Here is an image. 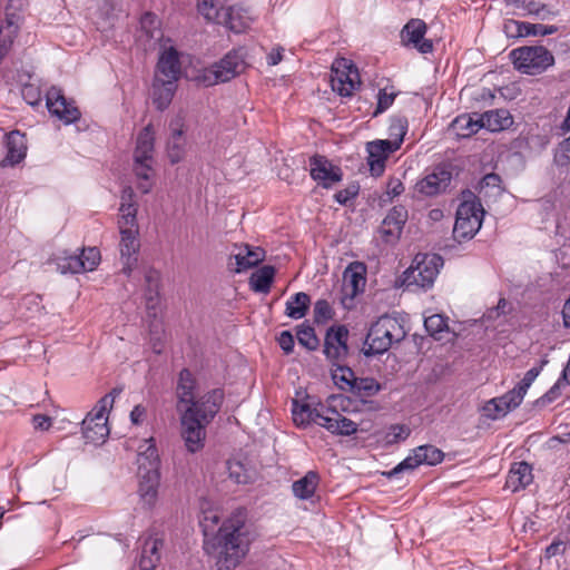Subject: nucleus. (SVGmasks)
Masks as SVG:
<instances>
[{
	"mask_svg": "<svg viewBox=\"0 0 570 570\" xmlns=\"http://www.w3.org/2000/svg\"><path fill=\"white\" fill-rule=\"evenodd\" d=\"M411 431L406 425H400L394 424L391 425L387 434H386V442L392 443H399L400 441H404L409 438Z\"/></svg>",
	"mask_w": 570,
	"mask_h": 570,
	"instance_id": "nucleus-54",
	"label": "nucleus"
},
{
	"mask_svg": "<svg viewBox=\"0 0 570 570\" xmlns=\"http://www.w3.org/2000/svg\"><path fill=\"white\" fill-rule=\"evenodd\" d=\"M145 450L137 456L139 488L138 493L147 508H153L158 498L160 485V459L153 439L145 440Z\"/></svg>",
	"mask_w": 570,
	"mask_h": 570,
	"instance_id": "nucleus-4",
	"label": "nucleus"
},
{
	"mask_svg": "<svg viewBox=\"0 0 570 570\" xmlns=\"http://www.w3.org/2000/svg\"><path fill=\"white\" fill-rule=\"evenodd\" d=\"M482 126L491 131H502L513 124V118L507 109H493L481 115Z\"/></svg>",
	"mask_w": 570,
	"mask_h": 570,
	"instance_id": "nucleus-31",
	"label": "nucleus"
},
{
	"mask_svg": "<svg viewBox=\"0 0 570 570\" xmlns=\"http://www.w3.org/2000/svg\"><path fill=\"white\" fill-rule=\"evenodd\" d=\"M406 333L401 323L389 315H383L373 323L367 332L363 353L365 356L383 354L393 343L404 340Z\"/></svg>",
	"mask_w": 570,
	"mask_h": 570,
	"instance_id": "nucleus-5",
	"label": "nucleus"
},
{
	"mask_svg": "<svg viewBox=\"0 0 570 570\" xmlns=\"http://www.w3.org/2000/svg\"><path fill=\"white\" fill-rule=\"evenodd\" d=\"M512 24L515 27L517 33L520 37L549 36V35H553L558 31V27L542 24V23L513 21Z\"/></svg>",
	"mask_w": 570,
	"mask_h": 570,
	"instance_id": "nucleus-43",
	"label": "nucleus"
},
{
	"mask_svg": "<svg viewBox=\"0 0 570 570\" xmlns=\"http://www.w3.org/2000/svg\"><path fill=\"white\" fill-rule=\"evenodd\" d=\"M331 86L333 91L342 97H350L360 86L357 68L348 60L342 58L332 66Z\"/></svg>",
	"mask_w": 570,
	"mask_h": 570,
	"instance_id": "nucleus-11",
	"label": "nucleus"
},
{
	"mask_svg": "<svg viewBox=\"0 0 570 570\" xmlns=\"http://www.w3.org/2000/svg\"><path fill=\"white\" fill-rule=\"evenodd\" d=\"M505 404L499 403L498 397H494L485 403L483 406L484 415L491 420H498L505 414H508L511 410H504Z\"/></svg>",
	"mask_w": 570,
	"mask_h": 570,
	"instance_id": "nucleus-52",
	"label": "nucleus"
},
{
	"mask_svg": "<svg viewBox=\"0 0 570 570\" xmlns=\"http://www.w3.org/2000/svg\"><path fill=\"white\" fill-rule=\"evenodd\" d=\"M484 210L476 199L462 202L455 215L453 233L458 238H472L482 226Z\"/></svg>",
	"mask_w": 570,
	"mask_h": 570,
	"instance_id": "nucleus-8",
	"label": "nucleus"
},
{
	"mask_svg": "<svg viewBox=\"0 0 570 570\" xmlns=\"http://www.w3.org/2000/svg\"><path fill=\"white\" fill-rule=\"evenodd\" d=\"M334 316V311L326 299H318L314 304V322L325 324Z\"/></svg>",
	"mask_w": 570,
	"mask_h": 570,
	"instance_id": "nucleus-50",
	"label": "nucleus"
},
{
	"mask_svg": "<svg viewBox=\"0 0 570 570\" xmlns=\"http://www.w3.org/2000/svg\"><path fill=\"white\" fill-rule=\"evenodd\" d=\"M348 330L344 325L331 326L324 338V354L332 364L343 362L348 354Z\"/></svg>",
	"mask_w": 570,
	"mask_h": 570,
	"instance_id": "nucleus-12",
	"label": "nucleus"
},
{
	"mask_svg": "<svg viewBox=\"0 0 570 570\" xmlns=\"http://www.w3.org/2000/svg\"><path fill=\"white\" fill-rule=\"evenodd\" d=\"M224 400V391L214 389L210 396L204 403L202 411L193 412L184 410L180 415L181 438L188 452L196 453L204 448L206 438V425L209 424L219 412Z\"/></svg>",
	"mask_w": 570,
	"mask_h": 570,
	"instance_id": "nucleus-3",
	"label": "nucleus"
},
{
	"mask_svg": "<svg viewBox=\"0 0 570 570\" xmlns=\"http://www.w3.org/2000/svg\"><path fill=\"white\" fill-rule=\"evenodd\" d=\"M426 24L421 19H411L403 28L401 36L405 45H412L421 53H430L433 50V43L424 39Z\"/></svg>",
	"mask_w": 570,
	"mask_h": 570,
	"instance_id": "nucleus-19",
	"label": "nucleus"
},
{
	"mask_svg": "<svg viewBox=\"0 0 570 570\" xmlns=\"http://www.w3.org/2000/svg\"><path fill=\"white\" fill-rule=\"evenodd\" d=\"M407 220V210L404 206H394L383 219L379 233L385 243L399 240Z\"/></svg>",
	"mask_w": 570,
	"mask_h": 570,
	"instance_id": "nucleus-17",
	"label": "nucleus"
},
{
	"mask_svg": "<svg viewBox=\"0 0 570 570\" xmlns=\"http://www.w3.org/2000/svg\"><path fill=\"white\" fill-rule=\"evenodd\" d=\"M481 128H483L481 116L473 118L468 114L455 117L450 125V131L458 138L471 137Z\"/></svg>",
	"mask_w": 570,
	"mask_h": 570,
	"instance_id": "nucleus-30",
	"label": "nucleus"
},
{
	"mask_svg": "<svg viewBox=\"0 0 570 570\" xmlns=\"http://www.w3.org/2000/svg\"><path fill=\"white\" fill-rule=\"evenodd\" d=\"M296 337L299 345L308 351H316L320 346V340L316 336L314 327L307 323H302L296 326Z\"/></svg>",
	"mask_w": 570,
	"mask_h": 570,
	"instance_id": "nucleus-44",
	"label": "nucleus"
},
{
	"mask_svg": "<svg viewBox=\"0 0 570 570\" xmlns=\"http://www.w3.org/2000/svg\"><path fill=\"white\" fill-rule=\"evenodd\" d=\"M228 478L236 484H248L255 479L254 468L243 460L230 459L227 461Z\"/></svg>",
	"mask_w": 570,
	"mask_h": 570,
	"instance_id": "nucleus-32",
	"label": "nucleus"
},
{
	"mask_svg": "<svg viewBox=\"0 0 570 570\" xmlns=\"http://www.w3.org/2000/svg\"><path fill=\"white\" fill-rule=\"evenodd\" d=\"M120 393V390L112 389L110 393L102 396L96 404V406L86 415L85 419H91L92 422H106L107 412L112 407L115 397Z\"/></svg>",
	"mask_w": 570,
	"mask_h": 570,
	"instance_id": "nucleus-41",
	"label": "nucleus"
},
{
	"mask_svg": "<svg viewBox=\"0 0 570 570\" xmlns=\"http://www.w3.org/2000/svg\"><path fill=\"white\" fill-rule=\"evenodd\" d=\"M81 261L83 262V271H92L100 262V253L96 247H89L87 249H82L79 255Z\"/></svg>",
	"mask_w": 570,
	"mask_h": 570,
	"instance_id": "nucleus-53",
	"label": "nucleus"
},
{
	"mask_svg": "<svg viewBox=\"0 0 570 570\" xmlns=\"http://www.w3.org/2000/svg\"><path fill=\"white\" fill-rule=\"evenodd\" d=\"M238 253L234 254L236 267H232V262L228 266L236 273L247 271L264 259V250L259 247L250 248L248 245H243L238 248Z\"/></svg>",
	"mask_w": 570,
	"mask_h": 570,
	"instance_id": "nucleus-27",
	"label": "nucleus"
},
{
	"mask_svg": "<svg viewBox=\"0 0 570 570\" xmlns=\"http://www.w3.org/2000/svg\"><path fill=\"white\" fill-rule=\"evenodd\" d=\"M252 18L244 9L239 7H220V16H218V23L225 26L230 31L240 33L245 31L250 24Z\"/></svg>",
	"mask_w": 570,
	"mask_h": 570,
	"instance_id": "nucleus-23",
	"label": "nucleus"
},
{
	"mask_svg": "<svg viewBox=\"0 0 570 570\" xmlns=\"http://www.w3.org/2000/svg\"><path fill=\"white\" fill-rule=\"evenodd\" d=\"M46 105L49 112L66 125L79 120L81 114L72 101H68L61 89L51 87L46 95Z\"/></svg>",
	"mask_w": 570,
	"mask_h": 570,
	"instance_id": "nucleus-14",
	"label": "nucleus"
},
{
	"mask_svg": "<svg viewBox=\"0 0 570 570\" xmlns=\"http://www.w3.org/2000/svg\"><path fill=\"white\" fill-rule=\"evenodd\" d=\"M197 381L193 373L188 368H183L179 372L177 387H176V394L178 399L177 409L180 413L184 412V410H191L193 412L202 411L205 409V402L208 396L212 395L214 390L207 392L198 400L196 399V390Z\"/></svg>",
	"mask_w": 570,
	"mask_h": 570,
	"instance_id": "nucleus-10",
	"label": "nucleus"
},
{
	"mask_svg": "<svg viewBox=\"0 0 570 570\" xmlns=\"http://www.w3.org/2000/svg\"><path fill=\"white\" fill-rule=\"evenodd\" d=\"M443 266V258L438 254H417L413 265L403 273V285L406 288L432 287L440 268Z\"/></svg>",
	"mask_w": 570,
	"mask_h": 570,
	"instance_id": "nucleus-6",
	"label": "nucleus"
},
{
	"mask_svg": "<svg viewBox=\"0 0 570 570\" xmlns=\"http://www.w3.org/2000/svg\"><path fill=\"white\" fill-rule=\"evenodd\" d=\"M525 392L522 391L519 385H517L514 389L498 397V402L505 404L504 410H514L521 404Z\"/></svg>",
	"mask_w": 570,
	"mask_h": 570,
	"instance_id": "nucleus-48",
	"label": "nucleus"
},
{
	"mask_svg": "<svg viewBox=\"0 0 570 570\" xmlns=\"http://www.w3.org/2000/svg\"><path fill=\"white\" fill-rule=\"evenodd\" d=\"M396 94H387L385 89H380L377 94V105L373 112V116L376 117L377 115L389 109L392 106Z\"/></svg>",
	"mask_w": 570,
	"mask_h": 570,
	"instance_id": "nucleus-56",
	"label": "nucleus"
},
{
	"mask_svg": "<svg viewBox=\"0 0 570 570\" xmlns=\"http://www.w3.org/2000/svg\"><path fill=\"white\" fill-rule=\"evenodd\" d=\"M160 273L155 268H148L145 272L146 283V306L148 309H155L159 303Z\"/></svg>",
	"mask_w": 570,
	"mask_h": 570,
	"instance_id": "nucleus-36",
	"label": "nucleus"
},
{
	"mask_svg": "<svg viewBox=\"0 0 570 570\" xmlns=\"http://www.w3.org/2000/svg\"><path fill=\"white\" fill-rule=\"evenodd\" d=\"M279 347L285 354H291L294 351V336L289 331H283L277 338Z\"/></svg>",
	"mask_w": 570,
	"mask_h": 570,
	"instance_id": "nucleus-60",
	"label": "nucleus"
},
{
	"mask_svg": "<svg viewBox=\"0 0 570 570\" xmlns=\"http://www.w3.org/2000/svg\"><path fill=\"white\" fill-rule=\"evenodd\" d=\"M547 364L546 360L540 362L539 366H533L524 374L523 379L518 383L522 391L527 393L528 389L531 386L533 381L538 377L543 366Z\"/></svg>",
	"mask_w": 570,
	"mask_h": 570,
	"instance_id": "nucleus-57",
	"label": "nucleus"
},
{
	"mask_svg": "<svg viewBox=\"0 0 570 570\" xmlns=\"http://www.w3.org/2000/svg\"><path fill=\"white\" fill-rule=\"evenodd\" d=\"M533 481L532 468L529 463L521 461L512 464L505 481V488L517 492L524 489Z\"/></svg>",
	"mask_w": 570,
	"mask_h": 570,
	"instance_id": "nucleus-25",
	"label": "nucleus"
},
{
	"mask_svg": "<svg viewBox=\"0 0 570 570\" xmlns=\"http://www.w3.org/2000/svg\"><path fill=\"white\" fill-rule=\"evenodd\" d=\"M169 138L167 140V156L170 164H178L187 154L186 125L183 115H176L169 122Z\"/></svg>",
	"mask_w": 570,
	"mask_h": 570,
	"instance_id": "nucleus-13",
	"label": "nucleus"
},
{
	"mask_svg": "<svg viewBox=\"0 0 570 570\" xmlns=\"http://www.w3.org/2000/svg\"><path fill=\"white\" fill-rule=\"evenodd\" d=\"M292 415L297 426H307L311 423H316L335 435L350 436L355 434L358 429L356 422L341 414L332 404L312 406L308 403L299 405L297 401H294Z\"/></svg>",
	"mask_w": 570,
	"mask_h": 570,
	"instance_id": "nucleus-2",
	"label": "nucleus"
},
{
	"mask_svg": "<svg viewBox=\"0 0 570 570\" xmlns=\"http://www.w3.org/2000/svg\"><path fill=\"white\" fill-rule=\"evenodd\" d=\"M409 122L407 119L403 116H395L391 119V124L389 127L390 139H386L392 145H397V149H400L404 136L407 132Z\"/></svg>",
	"mask_w": 570,
	"mask_h": 570,
	"instance_id": "nucleus-45",
	"label": "nucleus"
},
{
	"mask_svg": "<svg viewBox=\"0 0 570 570\" xmlns=\"http://www.w3.org/2000/svg\"><path fill=\"white\" fill-rule=\"evenodd\" d=\"M32 423H33L35 429L41 430V431H47L50 429V426L52 424V419L45 414H36L32 417Z\"/></svg>",
	"mask_w": 570,
	"mask_h": 570,
	"instance_id": "nucleus-63",
	"label": "nucleus"
},
{
	"mask_svg": "<svg viewBox=\"0 0 570 570\" xmlns=\"http://www.w3.org/2000/svg\"><path fill=\"white\" fill-rule=\"evenodd\" d=\"M164 546V541L159 538H148L145 540L141 556L139 560V567L141 570H155L160 561V549Z\"/></svg>",
	"mask_w": 570,
	"mask_h": 570,
	"instance_id": "nucleus-28",
	"label": "nucleus"
},
{
	"mask_svg": "<svg viewBox=\"0 0 570 570\" xmlns=\"http://www.w3.org/2000/svg\"><path fill=\"white\" fill-rule=\"evenodd\" d=\"M83 262L81 261V257L79 255H70L68 257H65L61 259V262L58 264V268L62 274L66 273H82L83 271Z\"/></svg>",
	"mask_w": 570,
	"mask_h": 570,
	"instance_id": "nucleus-51",
	"label": "nucleus"
},
{
	"mask_svg": "<svg viewBox=\"0 0 570 570\" xmlns=\"http://www.w3.org/2000/svg\"><path fill=\"white\" fill-rule=\"evenodd\" d=\"M309 305V295L298 292L286 302L285 315L293 320H301L307 314Z\"/></svg>",
	"mask_w": 570,
	"mask_h": 570,
	"instance_id": "nucleus-37",
	"label": "nucleus"
},
{
	"mask_svg": "<svg viewBox=\"0 0 570 570\" xmlns=\"http://www.w3.org/2000/svg\"><path fill=\"white\" fill-rule=\"evenodd\" d=\"M366 266L361 262L351 263L343 274L344 288L351 296L363 292L366 278Z\"/></svg>",
	"mask_w": 570,
	"mask_h": 570,
	"instance_id": "nucleus-24",
	"label": "nucleus"
},
{
	"mask_svg": "<svg viewBox=\"0 0 570 570\" xmlns=\"http://www.w3.org/2000/svg\"><path fill=\"white\" fill-rule=\"evenodd\" d=\"M219 0H200L198 3V11L209 21L218 23V16H220Z\"/></svg>",
	"mask_w": 570,
	"mask_h": 570,
	"instance_id": "nucleus-49",
	"label": "nucleus"
},
{
	"mask_svg": "<svg viewBox=\"0 0 570 570\" xmlns=\"http://www.w3.org/2000/svg\"><path fill=\"white\" fill-rule=\"evenodd\" d=\"M381 390L382 385L374 377H357L351 393L366 402L365 399L376 395Z\"/></svg>",
	"mask_w": 570,
	"mask_h": 570,
	"instance_id": "nucleus-42",
	"label": "nucleus"
},
{
	"mask_svg": "<svg viewBox=\"0 0 570 570\" xmlns=\"http://www.w3.org/2000/svg\"><path fill=\"white\" fill-rule=\"evenodd\" d=\"M120 232V258L122 261V273L127 276L131 274L138 262V250L140 247L137 238L138 228H128L122 225L119 227Z\"/></svg>",
	"mask_w": 570,
	"mask_h": 570,
	"instance_id": "nucleus-15",
	"label": "nucleus"
},
{
	"mask_svg": "<svg viewBox=\"0 0 570 570\" xmlns=\"http://www.w3.org/2000/svg\"><path fill=\"white\" fill-rule=\"evenodd\" d=\"M311 177L324 188H331L343 178L342 169L334 166L325 156L314 155L309 158Z\"/></svg>",
	"mask_w": 570,
	"mask_h": 570,
	"instance_id": "nucleus-16",
	"label": "nucleus"
},
{
	"mask_svg": "<svg viewBox=\"0 0 570 570\" xmlns=\"http://www.w3.org/2000/svg\"><path fill=\"white\" fill-rule=\"evenodd\" d=\"M448 318L440 314H433L424 320L426 332L436 340H441V334L449 330Z\"/></svg>",
	"mask_w": 570,
	"mask_h": 570,
	"instance_id": "nucleus-46",
	"label": "nucleus"
},
{
	"mask_svg": "<svg viewBox=\"0 0 570 570\" xmlns=\"http://www.w3.org/2000/svg\"><path fill=\"white\" fill-rule=\"evenodd\" d=\"M566 385H570V381L568 377L563 379V373H561V376L558 379L554 385L546 394L542 395V403H551L557 400L561 395V389Z\"/></svg>",
	"mask_w": 570,
	"mask_h": 570,
	"instance_id": "nucleus-55",
	"label": "nucleus"
},
{
	"mask_svg": "<svg viewBox=\"0 0 570 570\" xmlns=\"http://www.w3.org/2000/svg\"><path fill=\"white\" fill-rule=\"evenodd\" d=\"M397 150V145L387 140L377 139L366 144L367 164L373 176H381L385 169V161L389 156Z\"/></svg>",
	"mask_w": 570,
	"mask_h": 570,
	"instance_id": "nucleus-18",
	"label": "nucleus"
},
{
	"mask_svg": "<svg viewBox=\"0 0 570 570\" xmlns=\"http://www.w3.org/2000/svg\"><path fill=\"white\" fill-rule=\"evenodd\" d=\"M244 70V59L242 55L233 50L212 67L215 82H226L239 75Z\"/></svg>",
	"mask_w": 570,
	"mask_h": 570,
	"instance_id": "nucleus-20",
	"label": "nucleus"
},
{
	"mask_svg": "<svg viewBox=\"0 0 570 570\" xmlns=\"http://www.w3.org/2000/svg\"><path fill=\"white\" fill-rule=\"evenodd\" d=\"M146 414V410L141 405H136L130 412V420L134 424H139Z\"/></svg>",
	"mask_w": 570,
	"mask_h": 570,
	"instance_id": "nucleus-64",
	"label": "nucleus"
},
{
	"mask_svg": "<svg viewBox=\"0 0 570 570\" xmlns=\"http://www.w3.org/2000/svg\"><path fill=\"white\" fill-rule=\"evenodd\" d=\"M81 430L83 438L90 443H104L109 435V428L106 422H92L91 419H83Z\"/></svg>",
	"mask_w": 570,
	"mask_h": 570,
	"instance_id": "nucleus-39",
	"label": "nucleus"
},
{
	"mask_svg": "<svg viewBox=\"0 0 570 570\" xmlns=\"http://www.w3.org/2000/svg\"><path fill=\"white\" fill-rule=\"evenodd\" d=\"M276 269L272 265H264L249 277L250 288L256 293L267 294L275 277Z\"/></svg>",
	"mask_w": 570,
	"mask_h": 570,
	"instance_id": "nucleus-34",
	"label": "nucleus"
},
{
	"mask_svg": "<svg viewBox=\"0 0 570 570\" xmlns=\"http://www.w3.org/2000/svg\"><path fill=\"white\" fill-rule=\"evenodd\" d=\"M451 178L452 173L445 166H438L416 184V188L421 194L434 196L446 189Z\"/></svg>",
	"mask_w": 570,
	"mask_h": 570,
	"instance_id": "nucleus-21",
	"label": "nucleus"
},
{
	"mask_svg": "<svg viewBox=\"0 0 570 570\" xmlns=\"http://www.w3.org/2000/svg\"><path fill=\"white\" fill-rule=\"evenodd\" d=\"M155 135L151 126H146L137 136L134 159L154 160Z\"/></svg>",
	"mask_w": 570,
	"mask_h": 570,
	"instance_id": "nucleus-33",
	"label": "nucleus"
},
{
	"mask_svg": "<svg viewBox=\"0 0 570 570\" xmlns=\"http://www.w3.org/2000/svg\"><path fill=\"white\" fill-rule=\"evenodd\" d=\"M444 459V453L434 445L424 444L415 448L412 453L392 470L384 472L387 479H393L403 472H413L422 464L436 465Z\"/></svg>",
	"mask_w": 570,
	"mask_h": 570,
	"instance_id": "nucleus-9",
	"label": "nucleus"
},
{
	"mask_svg": "<svg viewBox=\"0 0 570 570\" xmlns=\"http://www.w3.org/2000/svg\"><path fill=\"white\" fill-rule=\"evenodd\" d=\"M403 191L404 186L400 179L392 178L389 180L386 189L387 200H392V198L401 195Z\"/></svg>",
	"mask_w": 570,
	"mask_h": 570,
	"instance_id": "nucleus-61",
	"label": "nucleus"
},
{
	"mask_svg": "<svg viewBox=\"0 0 570 570\" xmlns=\"http://www.w3.org/2000/svg\"><path fill=\"white\" fill-rule=\"evenodd\" d=\"M22 98L30 106H37L41 101L40 90L33 85H26L21 90Z\"/></svg>",
	"mask_w": 570,
	"mask_h": 570,
	"instance_id": "nucleus-59",
	"label": "nucleus"
},
{
	"mask_svg": "<svg viewBox=\"0 0 570 570\" xmlns=\"http://www.w3.org/2000/svg\"><path fill=\"white\" fill-rule=\"evenodd\" d=\"M335 368H332V379L335 385L346 392H352L354 387V382H356L357 376L354 371L341 363L332 364Z\"/></svg>",
	"mask_w": 570,
	"mask_h": 570,
	"instance_id": "nucleus-40",
	"label": "nucleus"
},
{
	"mask_svg": "<svg viewBox=\"0 0 570 570\" xmlns=\"http://www.w3.org/2000/svg\"><path fill=\"white\" fill-rule=\"evenodd\" d=\"M320 483V475L315 471H308L303 478L292 484L293 493L301 500L311 499Z\"/></svg>",
	"mask_w": 570,
	"mask_h": 570,
	"instance_id": "nucleus-35",
	"label": "nucleus"
},
{
	"mask_svg": "<svg viewBox=\"0 0 570 570\" xmlns=\"http://www.w3.org/2000/svg\"><path fill=\"white\" fill-rule=\"evenodd\" d=\"M120 218H119V227L122 225L124 227L135 228L137 227V205L136 204H127L120 203L119 207Z\"/></svg>",
	"mask_w": 570,
	"mask_h": 570,
	"instance_id": "nucleus-47",
	"label": "nucleus"
},
{
	"mask_svg": "<svg viewBox=\"0 0 570 570\" xmlns=\"http://www.w3.org/2000/svg\"><path fill=\"white\" fill-rule=\"evenodd\" d=\"M154 160H147V159H134V173L139 180L138 183V189L142 194H147L150 191L153 187L151 178L154 176V168H153Z\"/></svg>",
	"mask_w": 570,
	"mask_h": 570,
	"instance_id": "nucleus-38",
	"label": "nucleus"
},
{
	"mask_svg": "<svg viewBox=\"0 0 570 570\" xmlns=\"http://www.w3.org/2000/svg\"><path fill=\"white\" fill-rule=\"evenodd\" d=\"M249 539L239 514L227 519L217 533L204 541L205 552L215 559L218 570H232L248 551Z\"/></svg>",
	"mask_w": 570,
	"mask_h": 570,
	"instance_id": "nucleus-1",
	"label": "nucleus"
},
{
	"mask_svg": "<svg viewBox=\"0 0 570 570\" xmlns=\"http://www.w3.org/2000/svg\"><path fill=\"white\" fill-rule=\"evenodd\" d=\"M518 8L525 10L529 14L535 17L539 12L540 7L543 6L539 0H520L519 3L515 4Z\"/></svg>",
	"mask_w": 570,
	"mask_h": 570,
	"instance_id": "nucleus-62",
	"label": "nucleus"
},
{
	"mask_svg": "<svg viewBox=\"0 0 570 570\" xmlns=\"http://www.w3.org/2000/svg\"><path fill=\"white\" fill-rule=\"evenodd\" d=\"M517 70L539 75L554 63L553 55L543 46L520 47L510 52Z\"/></svg>",
	"mask_w": 570,
	"mask_h": 570,
	"instance_id": "nucleus-7",
	"label": "nucleus"
},
{
	"mask_svg": "<svg viewBox=\"0 0 570 570\" xmlns=\"http://www.w3.org/2000/svg\"><path fill=\"white\" fill-rule=\"evenodd\" d=\"M7 155L0 161V167H13L21 163L27 155L26 136L19 130L10 131L6 135Z\"/></svg>",
	"mask_w": 570,
	"mask_h": 570,
	"instance_id": "nucleus-22",
	"label": "nucleus"
},
{
	"mask_svg": "<svg viewBox=\"0 0 570 570\" xmlns=\"http://www.w3.org/2000/svg\"><path fill=\"white\" fill-rule=\"evenodd\" d=\"M360 191V186L357 184H351L346 188L338 190L334 198L341 205H346L351 199H354Z\"/></svg>",
	"mask_w": 570,
	"mask_h": 570,
	"instance_id": "nucleus-58",
	"label": "nucleus"
},
{
	"mask_svg": "<svg viewBox=\"0 0 570 570\" xmlns=\"http://www.w3.org/2000/svg\"><path fill=\"white\" fill-rule=\"evenodd\" d=\"M180 75V62L178 58V53L174 49H169L165 51L157 63V72L156 76L161 77L163 79H168L173 81H177Z\"/></svg>",
	"mask_w": 570,
	"mask_h": 570,
	"instance_id": "nucleus-29",
	"label": "nucleus"
},
{
	"mask_svg": "<svg viewBox=\"0 0 570 570\" xmlns=\"http://www.w3.org/2000/svg\"><path fill=\"white\" fill-rule=\"evenodd\" d=\"M176 88V81L155 76L153 83V101L158 110H164L170 105Z\"/></svg>",
	"mask_w": 570,
	"mask_h": 570,
	"instance_id": "nucleus-26",
	"label": "nucleus"
}]
</instances>
